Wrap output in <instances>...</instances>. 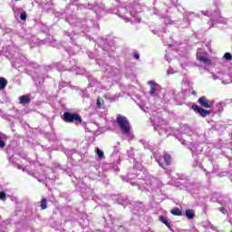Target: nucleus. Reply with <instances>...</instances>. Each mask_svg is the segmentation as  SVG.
Wrapping results in <instances>:
<instances>
[{"instance_id": "nucleus-1", "label": "nucleus", "mask_w": 232, "mask_h": 232, "mask_svg": "<svg viewBox=\"0 0 232 232\" xmlns=\"http://www.w3.org/2000/svg\"><path fill=\"white\" fill-rule=\"evenodd\" d=\"M121 179L126 182H130V186H139V188L141 186L147 191H153V189L162 186V181L159 179L153 176L148 178L146 176V169L139 163L128 172L127 177L121 176Z\"/></svg>"}, {"instance_id": "nucleus-2", "label": "nucleus", "mask_w": 232, "mask_h": 232, "mask_svg": "<svg viewBox=\"0 0 232 232\" xmlns=\"http://www.w3.org/2000/svg\"><path fill=\"white\" fill-rule=\"evenodd\" d=\"M73 8V5H70L68 7H66L64 11V17L69 23V24H73L75 26L76 30H80V32H98L99 31V24L92 19H88L82 21L74 14H70V9L72 10Z\"/></svg>"}, {"instance_id": "nucleus-3", "label": "nucleus", "mask_w": 232, "mask_h": 232, "mask_svg": "<svg viewBox=\"0 0 232 232\" xmlns=\"http://www.w3.org/2000/svg\"><path fill=\"white\" fill-rule=\"evenodd\" d=\"M184 134L181 139H179V142L183 146H187L188 150H190L192 153V157H195V151L197 150V147L199 144H204L206 142V135L200 134L199 136L198 134H193V130H191V127L185 125L184 126Z\"/></svg>"}, {"instance_id": "nucleus-4", "label": "nucleus", "mask_w": 232, "mask_h": 232, "mask_svg": "<svg viewBox=\"0 0 232 232\" xmlns=\"http://www.w3.org/2000/svg\"><path fill=\"white\" fill-rule=\"evenodd\" d=\"M109 14H115L120 16L121 19H123L125 23H140V18L135 17L133 14V11L130 9L127 4H122L119 5L117 8L110 9Z\"/></svg>"}, {"instance_id": "nucleus-5", "label": "nucleus", "mask_w": 232, "mask_h": 232, "mask_svg": "<svg viewBox=\"0 0 232 232\" xmlns=\"http://www.w3.org/2000/svg\"><path fill=\"white\" fill-rule=\"evenodd\" d=\"M198 102L201 107L197 104L191 106L195 113H198V115L203 118L211 115V111L204 108H213L215 106V101L207 99L206 96H202L198 100Z\"/></svg>"}, {"instance_id": "nucleus-6", "label": "nucleus", "mask_w": 232, "mask_h": 232, "mask_svg": "<svg viewBox=\"0 0 232 232\" xmlns=\"http://www.w3.org/2000/svg\"><path fill=\"white\" fill-rule=\"evenodd\" d=\"M88 56L90 57V59H96V63L102 70V72H107V77H116V75L121 74V70L115 67H111V65L104 63V62L101 61L99 57L95 56V54H93L92 53H89Z\"/></svg>"}, {"instance_id": "nucleus-7", "label": "nucleus", "mask_w": 232, "mask_h": 232, "mask_svg": "<svg viewBox=\"0 0 232 232\" xmlns=\"http://www.w3.org/2000/svg\"><path fill=\"white\" fill-rule=\"evenodd\" d=\"M151 122L154 130L158 131L159 135H169V128H168L166 121L160 117V113H158L157 117L151 119Z\"/></svg>"}, {"instance_id": "nucleus-8", "label": "nucleus", "mask_w": 232, "mask_h": 232, "mask_svg": "<svg viewBox=\"0 0 232 232\" xmlns=\"http://www.w3.org/2000/svg\"><path fill=\"white\" fill-rule=\"evenodd\" d=\"M116 122L122 135H124L125 137H130V135H131V125L130 124V121H128V118H126V116L118 114L116 118Z\"/></svg>"}, {"instance_id": "nucleus-9", "label": "nucleus", "mask_w": 232, "mask_h": 232, "mask_svg": "<svg viewBox=\"0 0 232 232\" xmlns=\"http://www.w3.org/2000/svg\"><path fill=\"white\" fill-rule=\"evenodd\" d=\"M69 63L72 64V66L69 65H65L63 63H57L56 64V69L58 70V72H75L76 75L81 74L82 72V69L79 68L77 66V60L75 59H72L69 61Z\"/></svg>"}, {"instance_id": "nucleus-10", "label": "nucleus", "mask_w": 232, "mask_h": 232, "mask_svg": "<svg viewBox=\"0 0 232 232\" xmlns=\"http://www.w3.org/2000/svg\"><path fill=\"white\" fill-rule=\"evenodd\" d=\"M29 44L31 48H34V46H41V44H50L51 46L55 47V40L52 35H48L44 40H39V38L35 36H32L29 41Z\"/></svg>"}, {"instance_id": "nucleus-11", "label": "nucleus", "mask_w": 232, "mask_h": 232, "mask_svg": "<svg viewBox=\"0 0 232 232\" xmlns=\"http://www.w3.org/2000/svg\"><path fill=\"white\" fill-rule=\"evenodd\" d=\"M203 15L207 17H212V25L215 26V23H221L222 24H227V19L220 15V11L216 10L215 12L206 11L202 12Z\"/></svg>"}, {"instance_id": "nucleus-12", "label": "nucleus", "mask_w": 232, "mask_h": 232, "mask_svg": "<svg viewBox=\"0 0 232 232\" xmlns=\"http://www.w3.org/2000/svg\"><path fill=\"white\" fill-rule=\"evenodd\" d=\"M86 8H88V10H93L98 19H100V17H102V15H104V14H106V9L102 2H95L94 4H88Z\"/></svg>"}, {"instance_id": "nucleus-13", "label": "nucleus", "mask_w": 232, "mask_h": 232, "mask_svg": "<svg viewBox=\"0 0 232 232\" xmlns=\"http://www.w3.org/2000/svg\"><path fill=\"white\" fill-rule=\"evenodd\" d=\"M63 121H64V122L81 124V122H82V118L81 117V115H79L77 113H72L69 111H65L63 113Z\"/></svg>"}, {"instance_id": "nucleus-14", "label": "nucleus", "mask_w": 232, "mask_h": 232, "mask_svg": "<svg viewBox=\"0 0 232 232\" xmlns=\"http://www.w3.org/2000/svg\"><path fill=\"white\" fill-rule=\"evenodd\" d=\"M213 198H216L215 201L218 202V204H220L221 206H225L228 208V209L232 208L231 199L229 198L223 197L219 193H214Z\"/></svg>"}, {"instance_id": "nucleus-15", "label": "nucleus", "mask_w": 232, "mask_h": 232, "mask_svg": "<svg viewBox=\"0 0 232 232\" xmlns=\"http://www.w3.org/2000/svg\"><path fill=\"white\" fill-rule=\"evenodd\" d=\"M9 53H10L11 57H14V61H12L14 68H19V66H21V65H18L19 63H21V62L19 61V57L21 59V61H24V56L19 55V48L14 47L13 49H10Z\"/></svg>"}, {"instance_id": "nucleus-16", "label": "nucleus", "mask_w": 232, "mask_h": 232, "mask_svg": "<svg viewBox=\"0 0 232 232\" xmlns=\"http://www.w3.org/2000/svg\"><path fill=\"white\" fill-rule=\"evenodd\" d=\"M148 84L150 86V95H151V97L159 96V93H160L161 90L160 85L155 82V81H149Z\"/></svg>"}, {"instance_id": "nucleus-17", "label": "nucleus", "mask_w": 232, "mask_h": 232, "mask_svg": "<svg viewBox=\"0 0 232 232\" xmlns=\"http://www.w3.org/2000/svg\"><path fill=\"white\" fill-rule=\"evenodd\" d=\"M152 14L153 15H158L160 19H164L165 24H171V19H169V16H168V14H160V12L156 8L152 9Z\"/></svg>"}, {"instance_id": "nucleus-18", "label": "nucleus", "mask_w": 232, "mask_h": 232, "mask_svg": "<svg viewBox=\"0 0 232 232\" xmlns=\"http://www.w3.org/2000/svg\"><path fill=\"white\" fill-rule=\"evenodd\" d=\"M197 18V14H195L194 12H188L184 15V21L185 24H183V28H187V26L189 25V23H191V21H193V19Z\"/></svg>"}, {"instance_id": "nucleus-19", "label": "nucleus", "mask_w": 232, "mask_h": 232, "mask_svg": "<svg viewBox=\"0 0 232 232\" xmlns=\"http://www.w3.org/2000/svg\"><path fill=\"white\" fill-rule=\"evenodd\" d=\"M159 220L160 222H161V224L166 225L168 227V229H169V231L175 232V230H173V227L171 226V221L169 219H168L167 218H164L163 216H160Z\"/></svg>"}, {"instance_id": "nucleus-20", "label": "nucleus", "mask_w": 232, "mask_h": 232, "mask_svg": "<svg viewBox=\"0 0 232 232\" xmlns=\"http://www.w3.org/2000/svg\"><path fill=\"white\" fill-rule=\"evenodd\" d=\"M48 12H53V0H42Z\"/></svg>"}, {"instance_id": "nucleus-21", "label": "nucleus", "mask_w": 232, "mask_h": 232, "mask_svg": "<svg viewBox=\"0 0 232 232\" xmlns=\"http://www.w3.org/2000/svg\"><path fill=\"white\" fill-rule=\"evenodd\" d=\"M33 81H34L36 86L39 88L43 82H44V75L39 74L37 76L33 77Z\"/></svg>"}, {"instance_id": "nucleus-22", "label": "nucleus", "mask_w": 232, "mask_h": 232, "mask_svg": "<svg viewBox=\"0 0 232 232\" xmlns=\"http://www.w3.org/2000/svg\"><path fill=\"white\" fill-rule=\"evenodd\" d=\"M6 140H8V136L3 132H0V150H3V148L6 146Z\"/></svg>"}, {"instance_id": "nucleus-23", "label": "nucleus", "mask_w": 232, "mask_h": 232, "mask_svg": "<svg viewBox=\"0 0 232 232\" xmlns=\"http://www.w3.org/2000/svg\"><path fill=\"white\" fill-rule=\"evenodd\" d=\"M33 177H34V179H37L38 182H44V180H46V179L48 178L50 180H55V177H46V176H41L39 174H33Z\"/></svg>"}, {"instance_id": "nucleus-24", "label": "nucleus", "mask_w": 232, "mask_h": 232, "mask_svg": "<svg viewBox=\"0 0 232 232\" xmlns=\"http://www.w3.org/2000/svg\"><path fill=\"white\" fill-rule=\"evenodd\" d=\"M86 37H88L90 41H94V43H98L99 46H104V44H106V39L104 38H99L98 40H95V38L90 36V34H86Z\"/></svg>"}, {"instance_id": "nucleus-25", "label": "nucleus", "mask_w": 232, "mask_h": 232, "mask_svg": "<svg viewBox=\"0 0 232 232\" xmlns=\"http://www.w3.org/2000/svg\"><path fill=\"white\" fill-rule=\"evenodd\" d=\"M205 55H200L198 54V61H199V63H203V64H211V60H209V58H208V56Z\"/></svg>"}, {"instance_id": "nucleus-26", "label": "nucleus", "mask_w": 232, "mask_h": 232, "mask_svg": "<svg viewBox=\"0 0 232 232\" xmlns=\"http://www.w3.org/2000/svg\"><path fill=\"white\" fill-rule=\"evenodd\" d=\"M89 86L91 88H93V86H95L96 88H99L101 86V83L99 82H97V79L93 78V77H89Z\"/></svg>"}, {"instance_id": "nucleus-27", "label": "nucleus", "mask_w": 232, "mask_h": 232, "mask_svg": "<svg viewBox=\"0 0 232 232\" xmlns=\"http://www.w3.org/2000/svg\"><path fill=\"white\" fill-rule=\"evenodd\" d=\"M96 106L100 110H105L106 109V105L104 104V100L101 97H98L97 102H96Z\"/></svg>"}, {"instance_id": "nucleus-28", "label": "nucleus", "mask_w": 232, "mask_h": 232, "mask_svg": "<svg viewBox=\"0 0 232 232\" xmlns=\"http://www.w3.org/2000/svg\"><path fill=\"white\" fill-rule=\"evenodd\" d=\"M140 144L144 147L145 150H150V151H153V148L151 145H150V141L148 140H140Z\"/></svg>"}, {"instance_id": "nucleus-29", "label": "nucleus", "mask_w": 232, "mask_h": 232, "mask_svg": "<svg viewBox=\"0 0 232 232\" xmlns=\"http://www.w3.org/2000/svg\"><path fill=\"white\" fill-rule=\"evenodd\" d=\"M203 171L205 172L206 177L209 180L211 179V177H213V175L217 174V166L213 167V171H211V172H208V170L206 169H204Z\"/></svg>"}, {"instance_id": "nucleus-30", "label": "nucleus", "mask_w": 232, "mask_h": 232, "mask_svg": "<svg viewBox=\"0 0 232 232\" xmlns=\"http://www.w3.org/2000/svg\"><path fill=\"white\" fill-rule=\"evenodd\" d=\"M185 215L188 220H193V218H195V211H193V209H186Z\"/></svg>"}, {"instance_id": "nucleus-31", "label": "nucleus", "mask_w": 232, "mask_h": 232, "mask_svg": "<svg viewBox=\"0 0 232 232\" xmlns=\"http://www.w3.org/2000/svg\"><path fill=\"white\" fill-rule=\"evenodd\" d=\"M77 34H81V31H78V33L76 34H72L69 31L64 32V37H68L69 41H73V37H75V35H77Z\"/></svg>"}, {"instance_id": "nucleus-32", "label": "nucleus", "mask_w": 232, "mask_h": 232, "mask_svg": "<svg viewBox=\"0 0 232 232\" xmlns=\"http://www.w3.org/2000/svg\"><path fill=\"white\" fill-rule=\"evenodd\" d=\"M20 104H28L30 103V98L26 95L20 96L19 98Z\"/></svg>"}, {"instance_id": "nucleus-33", "label": "nucleus", "mask_w": 232, "mask_h": 232, "mask_svg": "<svg viewBox=\"0 0 232 232\" xmlns=\"http://www.w3.org/2000/svg\"><path fill=\"white\" fill-rule=\"evenodd\" d=\"M8 81H6V79H5L4 77H0V90H5Z\"/></svg>"}, {"instance_id": "nucleus-34", "label": "nucleus", "mask_w": 232, "mask_h": 232, "mask_svg": "<svg viewBox=\"0 0 232 232\" xmlns=\"http://www.w3.org/2000/svg\"><path fill=\"white\" fill-rule=\"evenodd\" d=\"M163 160L167 166H169L171 164V156L169 154H165L163 156Z\"/></svg>"}, {"instance_id": "nucleus-35", "label": "nucleus", "mask_w": 232, "mask_h": 232, "mask_svg": "<svg viewBox=\"0 0 232 232\" xmlns=\"http://www.w3.org/2000/svg\"><path fill=\"white\" fill-rule=\"evenodd\" d=\"M171 213L175 216V217H180L182 216V210L179 209V208H175L171 210Z\"/></svg>"}, {"instance_id": "nucleus-36", "label": "nucleus", "mask_w": 232, "mask_h": 232, "mask_svg": "<svg viewBox=\"0 0 232 232\" xmlns=\"http://www.w3.org/2000/svg\"><path fill=\"white\" fill-rule=\"evenodd\" d=\"M47 200L45 198H42L40 208L41 209H46L47 207Z\"/></svg>"}, {"instance_id": "nucleus-37", "label": "nucleus", "mask_w": 232, "mask_h": 232, "mask_svg": "<svg viewBox=\"0 0 232 232\" xmlns=\"http://www.w3.org/2000/svg\"><path fill=\"white\" fill-rule=\"evenodd\" d=\"M198 55H208V53L204 51L203 49H198L197 52V59H198Z\"/></svg>"}, {"instance_id": "nucleus-38", "label": "nucleus", "mask_w": 232, "mask_h": 232, "mask_svg": "<svg viewBox=\"0 0 232 232\" xmlns=\"http://www.w3.org/2000/svg\"><path fill=\"white\" fill-rule=\"evenodd\" d=\"M96 155L99 157V159H102V157H104V152L101 150V149L96 148Z\"/></svg>"}, {"instance_id": "nucleus-39", "label": "nucleus", "mask_w": 232, "mask_h": 232, "mask_svg": "<svg viewBox=\"0 0 232 232\" xmlns=\"http://www.w3.org/2000/svg\"><path fill=\"white\" fill-rule=\"evenodd\" d=\"M26 17H28V14H26V13L24 11H23L21 14H20V19L21 21H26Z\"/></svg>"}, {"instance_id": "nucleus-40", "label": "nucleus", "mask_w": 232, "mask_h": 232, "mask_svg": "<svg viewBox=\"0 0 232 232\" xmlns=\"http://www.w3.org/2000/svg\"><path fill=\"white\" fill-rule=\"evenodd\" d=\"M224 59H225L226 61H232V55L230 54V53H226L224 54Z\"/></svg>"}, {"instance_id": "nucleus-41", "label": "nucleus", "mask_w": 232, "mask_h": 232, "mask_svg": "<svg viewBox=\"0 0 232 232\" xmlns=\"http://www.w3.org/2000/svg\"><path fill=\"white\" fill-rule=\"evenodd\" d=\"M193 168H198V166H200V162L198 161V160H197V158H195V161L192 164Z\"/></svg>"}, {"instance_id": "nucleus-42", "label": "nucleus", "mask_w": 232, "mask_h": 232, "mask_svg": "<svg viewBox=\"0 0 232 232\" xmlns=\"http://www.w3.org/2000/svg\"><path fill=\"white\" fill-rule=\"evenodd\" d=\"M127 155L128 157H130V159H133V149H130V150L127 151Z\"/></svg>"}, {"instance_id": "nucleus-43", "label": "nucleus", "mask_w": 232, "mask_h": 232, "mask_svg": "<svg viewBox=\"0 0 232 232\" xmlns=\"http://www.w3.org/2000/svg\"><path fill=\"white\" fill-rule=\"evenodd\" d=\"M19 169H22V171H24V172H26L27 171V173H29V175H30V172L28 171V169H26V167H23V166H21V165H17L16 166Z\"/></svg>"}, {"instance_id": "nucleus-44", "label": "nucleus", "mask_w": 232, "mask_h": 232, "mask_svg": "<svg viewBox=\"0 0 232 232\" xmlns=\"http://www.w3.org/2000/svg\"><path fill=\"white\" fill-rule=\"evenodd\" d=\"M134 59H136L137 61H139V59H140V55L137 53V52H134L132 53Z\"/></svg>"}, {"instance_id": "nucleus-45", "label": "nucleus", "mask_w": 232, "mask_h": 232, "mask_svg": "<svg viewBox=\"0 0 232 232\" xmlns=\"http://www.w3.org/2000/svg\"><path fill=\"white\" fill-rule=\"evenodd\" d=\"M53 14L55 17H63L64 15V13H61V12H55Z\"/></svg>"}, {"instance_id": "nucleus-46", "label": "nucleus", "mask_w": 232, "mask_h": 232, "mask_svg": "<svg viewBox=\"0 0 232 232\" xmlns=\"http://www.w3.org/2000/svg\"><path fill=\"white\" fill-rule=\"evenodd\" d=\"M156 160L158 161L159 166H160V168H162L163 169H166V168L164 167V165H162V163H160V160H159V158H157L156 156H154Z\"/></svg>"}, {"instance_id": "nucleus-47", "label": "nucleus", "mask_w": 232, "mask_h": 232, "mask_svg": "<svg viewBox=\"0 0 232 232\" xmlns=\"http://www.w3.org/2000/svg\"><path fill=\"white\" fill-rule=\"evenodd\" d=\"M5 198H6V193L0 192V200H5Z\"/></svg>"}, {"instance_id": "nucleus-48", "label": "nucleus", "mask_w": 232, "mask_h": 232, "mask_svg": "<svg viewBox=\"0 0 232 232\" xmlns=\"http://www.w3.org/2000/svg\"><path fill=\"white\" fill-rule=\"evenodd\" d=\"M174 72H173V68H169L168 71H167V74L168 75H173Z\"/></svg>"}, {"instance_id": "nucleus-49", "label": "nucleus", "mask_w": 232, "mask_h": 232, "mask_svg": "<svg viewBox=\"0 0 232 232\" xmlns=\"http://www.w3.org/2000/svg\"><path fill=\"white\" fill-rule=\"evenodd\" d=\"M218 211H220L221 213H223V215H226V208H224V207H221V208H218Z\"/></svg>"}, {"instance_id": "nucleus-50", "label": "nucleus", "mask_w": 232, "mask_h": 232, "mask_svg": "<svg viewBox=\"0 0 232 232\" xmlns=\"http://www.w3.org/2000/svg\"><path fill=\"white\" fill-rule=\"evenodd\" d=\"M208 227H209L210 229H215V227H213V224H211L210 222H208Z\"/></svg>"}, {"instance_id": "nucleus-51", "label": "nucleus", "mask_w": 232, "mask_h": 232, "mask_svg": "<svg viewBox=\"0 0 232 232\" xmlns=\"http://www.w3.org/2000/svg\"><path fill=\"white\" fill-rule=\"evenodd\" d=\"M172 5H177V3H179V0H170Z\"/></svg>"}, {"instance_id": "nucleus-52", "label": "nucleus", "mask_w": 232, "mask_h": 232, "mask_svg": "<svg viewBox=\"0 0 232 232\" xmlns=\"http://www.w3.org/2000/svg\"><path fill=\"white\" fill-rule=\"evenodd\" d=\"M10 32H12V29H10V28H5V34H10Z\"/></svg>"}, {"instance_id": "nucleus-53", "label": "nucleus", "mask_w": 232, "mask_h": 232, "mask_svg": "<svg viewBox=\"0 0 232 232\" xmlns=\"http://www.w3.org/2000/svg\"><path fill=\"white\" fill-rule=\"evenodd\" d=\"M212 79H213L214 81H217V79H218V77L215 76V74H212Z\"/></svg>"}, {"instance_id": "nucleus-54", "label": "nucleus", "mask_w": 232, "mask_h": 232, "mask_svg": "<svg viewBox=\"0 0 232 232\" xmlns=\"http://www.w3.org/2000/svg\"><path fill=\"white\" fill-rule=\"evenodd\" d=\"M34 68H39V65L37 63H33Z\"/></svg>"}, {"instance_id": "nucleus-55", "label": "nucleus", "mask_w": 232, "mask_h": 232, "mask_svg": "<svg viewBox=\"0 0 232 232\" xmlns=\"http://www.w3.org/2000/svg\"><path fill=\"white\" fill-rule=\"evenodd\" d=\"M78 8H80V10H82V8H84V5H80L78 6Z\"/></svg>"}, {"instance_id": "nucleus-56", "label": "nucleus", "mask_w": 232, "mask_h": 232, "mask_svg": "<svg viewBox=\"0 0 232 232\" xmlns=\"http://www.w3.org/2000/svg\"><path fill=\"white\" fill-rule=\"evenodd\" d=\"M9 162H14V158H9Z\"/></svg>"}, {"instance_id": "nucleus-57", "label": "nucleus", "mask_w": 232, "mask_h": 232, "mask_svg": "<svg viewBox=\"0 0 232 232\" xmlns=\"http://www.w3.org/2000/svg\"><path fill=\"white\" fill-rule=\"evenodd\" d=\"M192 95H197V92L192 91Z\"/></svg>"}, {"instance_id": "nucleus-58", "label": "nucleus", "mask_w": 232, "mask_h": 232, "mask_svg": "<svg viewBox=\"0 0 232 232\" xmlns=\"http://www.w3.org/2000/svg\"><path fill=\"white\" fill-rule=\"evenodd\" d=\"M68 53H75V52H72L71 50H69Z\"/></svg>"}, {"instance_id": "nucleus-59", "label": "nucleus", "mask_w": 232, "mask_h": 232, "mask_svg": "<svg viewBox=\"0 0 232 232\" xmlns=\"http://www.w3.org/2000/svg\"><path fill=\"white\" fill-rule=\"evenodd\" d=\"M192 193H198L197 190H193Z\"/></svg>"}, {"instance_id": "nucleus-60", "label": "nucleus", "mask_w": 232, "mask_h": 232, "mask_svg": "<svg viewBox=\"0 0 232 232\" xmlns=\"http://www.w3.org/2000/svg\"><path fill=\"white\" fill-rule=\"evenodd\" d=\"M0 232H6V231H5V230L1 229V230H0Z\"/></svg>"}, {"instance_id": "nucleus-61", "label": "nucleus", "mask_w": 232, "mask_h": 232, "mask_svg": "<svg viewBox=\"0 0 232 232\" xmlns=\"http://www.w3.org/2000/svg\"><path fill=\"white\" fill-rule=\"evenodd\" d=\"M182 68H184V64H181Z\"/></svg>"}, {"instance_id": "nucleus-62", "label": "nucleus", "mask_w": 232, "mask_h": 232, "mask_svg": "<svg viewBox=\"0 0 232 232\" xmlns=\"http://www.w3.org/2000/svg\"><path fill=\"white\" fill-rule=\"evenodd\" d=\"M60 86H63V82H62V83H60Z\"/></svg>"}, {"instance_id": "nucleus-63", "label": "nucleus", "mask_w": 232, "mask_h": 232, "mask_svg": "<svg viewBox=\"0 0 232 232\" xmlns=\"http://www.w3.org/2000/svg\"><path fill=\"white\" fill-rule=\"evenodd\" d=\"M231 163H232V160H231Z\"/></svg>"}]
</instances>
